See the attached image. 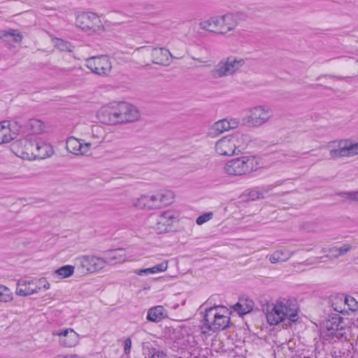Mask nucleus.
I'll return each instance as SVG.
<instances>
[{
  "label": "nucleus",
  "mask_w": 358,
  "mask_h": 358,
  "mask_svg": "<svg viewBox=\"0 0 358 358\" xmlns=\"http://www.w3.org/2000/svg\"><path fill=\"white\" fill-rule=\"evenodd\" d=\"M175 192L171 189H159L140 194L134 198L132 206L143 210H159L175 202Z\"/></svg>",
  "instance_id": "obj_1"
},
{
  "label": "nucleus",
  "mask_w": 358,
  "mask_h": 358,
  "mask_svg": "<svg viewBox=\"0 0 358 358\" xmlns=\"http://www.w3.org/2000/svg\"><path fill=\"white\" fill-rule=\"evenodd\" d=\"M262 166L259 157L255 155H243L227 161L222 170L229 176H243L257 171Z\"/></svg>",
  "instance_id": "obj_2"
},
{
  "label": "nucleus",
  "mask_w": 358,
  "mask_h": 358,
  "mask_svg": "<svg viewBox=\"0 0 358 358\" xmlns=\"http://www.w3.org/2000/svg\"><path fill=\"white\" fill-rule=\"evenodd\" d=\"M266 319L271 325H277L286 320L296 321L298 308L288 299H278L268 307Z\"/></svg>",
  "instance_id": "obj_3"
},
{
  "label": "nucleus",
  "mask_w": 358,
  "mask_h": 358,
  "mask_svg": "<svg viewBox=\"0 0 358 358\" xmlns=\"http://www.w3.org/2000/svg\"><path fill=\"white\" fill-rule=\"evenodd\" d=\"M249 141L247 134L236 132L217 141L214 148L215 152L220 156H232L236 154V150H244Z\"/></svg>",
  "instance_id": "obj_4"
},
{
  "label": "nucleus",
  "mask_w": 358,
  "mask_h": 358,
  "mask_svg": "<svg viewBox=\"0 0 358 358\" xmlns=\"http://www.w3.org/2000/svg\"><path fill=\"white\" fill-rule=\"evenodd\" d=\"M75 129L90 150L97 148L103 143L107 135L104 127L99 124H78Z\"/></svg>",
  "instance_id": "obj_5"
},
{
  "label": "nucleus",
  "mask_w": 358,
  "mask_h": 358,
  "mask_svg": "<svg viewBox=\"0 0 358 358\" xmlns=\"http://www.w3.org/2000/svg\"><path fill=\"white\" fill-rule=\"evenodd\" d=\"M180 220L179 211L169 208L159 213L152 227L158 234H166L175 231Z\"/></svg>",
  "instance_id": "obj_6"
},
{
  "label": "nucleus",
  "mask_w": 358,
  "mask_h": 358,
  "mask_svg": "<svg viewBox=\"0 0 358 358\" xmlns=\"http://www.w3.org/2000/svg\"><path fill=\"white\" fill-rule=\"evenodd\" d=\"M50 288V284L45 278H22L16 285L15 294L20 296H27L38 294Z\"/></svg>",
  "instance_id": "obj_7"
},
{
  "label": "nucleus",
  "mask_w": 358,
  "mask_h": 358,
  "mask_svg": "<svg viewBox=\"0 0 358 358\" xmlns=\"http://www.w3.org/2000/svg\"><path fill=\"white\" fill-rule=\"evenodd\" d=\"M273 117V111L267 105H257L249 108L246 115L243 118L245 124L253 127H260Z\"/></svg>",
  "instance_id": "obj_8"
},
{
  "label": "nucleus",
  "mask_w": 358,
  "mask_h": 358,
  "mask_svg": "<svg viewBox=\"0 0 358 358\" xmlns=\"http://www.w3.org/2000/svg\"><path fill=\"white\" fill-rule=\"evenodd\" d=\"M204 326L213 331L224 329L228 327V310L223 306L213 307L206 310Z\"/></svg>",
  "instance_id": "obj_9"
},
{
  "label": "nucleus",
  "mask_w": 358,
  "mask_h": 358,
  "mask_svg": "<svg viewBox=\"0 0 358 358\" xmlns=\"http://www.w3.org/2000/svg\"><path fill=\"white\" fill-rule=\"evenodd\" d=\"M327 148L332 159L352 157L358 155V142L351 139H342L330 142Z\"/></svg>",
  "instance_id": "obj_10"
},
{
  "label": "nucleus",
  "mask_w": 358,
  "mask_h": 358,
  "mask_svg": "<svg viewBox=\"0 0 358 358\" xmlns=\"http://www.w3.org/2000/svg\"><path fill=\"white\" fill-rule=\"evenodd\" d=\"M244 59L230 56L222 59L215 66L213 73L216 78L230 76L236 73L245 65Z\"/></svg>",
  "instance_id": "obj_11"
},
{
  "label": "nucleus",
  "mask_w": 358,
  "mask_h": 358,
  "mask_svg": "<svg viewBox=\"0 0 358 358\" xmlns=\"http://www.w3.org/2000/svg\"><path fill=\"white\" fill-rule=\"evenodd\" d=\"M134 53L139 57L150 56L153 64L168 66L172 60V55L165 48L140 47L137 48Z\"/></svg>",
  "instance_id": "obj_12"
},
{
  "label": "nucleus",
  "mask_w": 358,
  "mask_h": 358,
  "mask_svg": "<svg viewBox=\"0 0 358 358\" xmlns=\"http://www.w3.org/2000/svg\"><path fill=\"white\" fill-rule=\"evenodd\" d=\"M85 66L99 76H107L112 71V62L107 55L94 56L85 59Z\"/></svg>",
  "instance_id": "obj_13"
},
{
  "label": "nucleus",
  "mask_w": 358,
  "mask_h": 358,
  "mask_svg": "<svg viewBox=\"0 0 358 358\" xmlns=\"http://www.w3.org/2000/svg\"><path fill=\"white\" fill-rule=\"evenodd\" d=\"M35 137L27 136L19 138L11 144L13 152L18 157L27 160L34 159Z\"/></svg>",
  "instance_id": "obj_14"
},
{
  "label": "nucleus",
  "mask_w": 358,
  "mask_h": 358,
  "mask_svg": "<svg viewBox=\"0 0 358 358\" xmlns=\"http://www.w3.org/2000/svg\"><path fill=\"white\" fill-rule=\"evenodd\" d=\"M343 321L339 315H336L325 322L322 335L326 340H336L343 336Z\"/></svg>",
  "instance_id": "obj_15"
},
{
  "label": "nucleus",
  "mask_w": 358,
  "mask_h": 358,
  "mask_svg": "<svg viewBox=\"0 0 358 358\" xmlns=\"http://www.w3.org/2000/svg\"><path fill=\"white\" fill-rule=\"evenodd\" d=\"M118 124L135 122L141 119L138 108L128 102L120 101L117 106Z\"/></svg>",
  "instance_id": "obj_16"
},
{
  "label": "nucleus",
  "mask_w": 358,
  "mask_h": 358,
  "mask_svg": "<svg viewBox=\"0 0 358 358\" xmlns=\"http://www.w3.org/2000/svg\"><path fill=\"white\" fill-rule=\"evenodd\" d=\"M77 27L86 31H96L101 27L99 17L93 13H81L76 17Z\"/></svg>",
  "instance_id": "obj_17"
},
{
  "label": "nucleus",
  "mask_w": 358,
  "mask_h": 358,
  "mask_svg": "<svg viewBox=\"0 0 358 358\" xmlns=\"http://www.w3.org/2000/svg\"><path fill=\"white\" fill-rule=\"evenodd\" d=\"M21 126L17 121L0 122V145L10 143L20 133Z\"/></svg>",
  "instance_id": "obj_18"
},
{
  "label": "nucleus",
  "mask_w": 358,
  "mask_h": 358,
  "mask_svg": "<svg viewBox=\"0 0 358 358\" xmlns=\"http://www.w3.org/2000/svg\"><path fill=\"white\" fill-rule=\"evenodd\" d=\"M117 106L118 102H110L101 106L96 113L97 118L106 124H118Z\"/></svg>",
  "instance_id": "obj_19"
},
{
  "label": "nucleus",
  "mask_w": 358,
  "mask_h": 358,
  "mask_svg": "<svg viewBox=\"0 0 358 358\" xmlns=\"http://www.w3.org/2000/svg\"><path fill=\"white\" fill-rule=\"evenodd\" d=\"M76 263L85 271L89 273L97 272L105 266L103 257L94 255H83L76 259Z\"/></svg>",
  "instance_id": "obj_20"
},
{
  "label": "nucleus",
  "mask_w": 358,
  "mask_h": 358,
  "mask_svg": "<svg viewBox=\"0 0 358 358\" xmlns=\"http://www.w3.org/2000/svg\"><path fill=\"white\" fill-rule=\"evenodd\" d=\"M52 335L58 337V343L64 348L76 346L80 342L79 334L71 328L54 331Z\"/></svg>",
  "instance_id": "obj_21"
},
{
  "label": "nucleus",
  "mask_w": 358,
  "mask_h": 358,
  "mask_svg": "<svg viewBox=\"0 0 358 358\" xmlns=\"http://www.w3.org/2000/svg\"><path fill=\"white\" fill-rule=\"evenodd\" d=\"M215 20L217 34H226L232 31L238 24V17L231 13L215 16Z\"/></svg>",
  "instance_id": "obj_22"
},
{
  "label": "nucleus",
  "mask_w": 358,
  "mask_h": 358,
  "mask_svg": "<svg viewBox=\"0 0 358 358\" xmlns=\"http://www.w3.org/2000/svg\"><path fill=\"white\" fill-rule=\"evenodd\" d=\"M66 148L70 153L77 156L87 155L91 152L82 137L80 138L74 136L69 137L66 141Z\"/></svg>",
  "instance_id": "obj_23"
},
{
  "label": "nucleus",
  "mask_w": 358,
  "mask_h": 358,
  "mask_svg": "<svg viewBox=\"0 0 358 358\" xmlns=\"http://www.w3.org/2000/svg\"><path fill=\"white\" fill-rule=\"evenodd\" d=\"M239 125V121L235 118L222 119L215 122L210 128L209 134L213 136L220 135L224 131L236 129Z\"/></svg>",
  "instance_id": "obj_24"
},
{
  "label": "nucleus",
  "mask_w": 358,
  "mask_h": 358,
  "mask_svg": "<svg viewBox=\"0 0 358 358\" xmlns=\"http://www.w3.org/2000/svg\"><path fill=\"white\" fill-rule=\"evenodd\" d=\"M53 152V148L49 143L42 138L35 137L34 159L49 157Z\"/></svg>",
  "instance_id": "obj_25"
},
{
  "label": "nucleus",
  "mask_w": 358,
  "mask_h": 358,
  "mask_svg": "<svg viewBox=\"0 0 358 358\" xmlns=\"http://www.w3.org/2000/svg\"><path fill=\"white\" fill-rule=\"evenodd\" d=\"M105 266L107 264H121L127 261L125 251L123 249H117L108 251L103 256Z\"/></svg>",
  "instance_id": "obj_26"
},
{
  "label": "nucleus",
  "mask_w": 358,
  "mask_h": 358,
  "mask_svg": "<svg viewBox=\"0 0 358 358\" xmlns=\"http://www.w3.org/2000/svg\"><path fill=\"white\" fill-rule=\"evenodd\" d=\"M255 303L249 298H241L233 306V309L239 315H245L253 310Z\"/></svg>",
  "instance_id": "obj_27"
},
{
  "label": "nucleus",
  "mask_w": 358,
  "mask_h": 358,
  "mask_svg": "<svg viewBox=\"0 0 358 358\" xmlns=\"http://www.w3.org/2000/svg\"><path fill=\"white\" fill-rule=\"evenodd\" d=\"M294 254V251H291L287 248L278 250L269 256V261L271 264L286 262L290 259Z\"/></svg>",
  "instance_id": "obj_28"
},
{
  "label": "nucleus",
  "mask_w": 358,
  "mask_h": 358,
  "mask_svg": "<svg viewBox=\"0 0 358 358\" xmlns=\"http://www.w3.org/2000/svg\"><path fill=\"white\" fill-rule=\"evenodd\" d=\"M166 316L167 313L164 306H157L148 310L147 320L150 322H159Z\"/></svg>",
  "instance_id": "obj_29"
},
{
  "label": "nucleus",
  "mask_w": 358,
  "mask_h": 358,
  "mask_svg": "<svg viewBox=\"0 0 358 358\" xmlns=\"http://www.w3.org/2000/svg\"><path fill=\"white\" fill-rule=\"evenodd\" d=\"M27 129L30 130L34 134H41L45 131L46 125L40 119L32 118L27 121L25 124Z\"/></svg>",
  "instance_id": "obj_30"
},
{
  "label": "nucleus",
  "mask_w": 358,
  "mask_h": 358,
  "mask_svg": "<svg viewBox=\"0 0 358 358\" xmlns=\"http://www.w3.org/2000/svg\"><path fill=\"white\" fill-rule=\"evenodd\" d=\"M14 298V293L12 289L3 284H0V304L12 303Z\"/></svg>",
  "instance_id": "obj_31"
},
{
  "label": "nucleus",
  "mask_w": 358,
  "mask_h": 358,
  "mask_svg": "<svg viewBox=\"0 0 358 358\" xmlns=\"http://www.w3.org/2000/svg\"><path fill=\"white\" fill-rule=\"evenodd\" d=\"M8 37H11L15 43H20L23 38L22 33L17 29L0 30V39L7 40Z\"/></svg>",
  "instance_id": "obj_32"
},
{
  "label": "nucleus",
  "mask_w": 358,
  "mask_h": 358,
  "mask_svg": "<svg viewBox=\"0 0 358 358\" xmlns=\"http://www.w3.org/2000/svg\"><path fill=\"white\" fill-rule=\"evenodd\" d=\"M200 29L207 31L217 34V24L215 16L201 21L199 24Z\"/></svg>",
  "instance_id": "obj_33"
},
{
  "label": "nucleus",
  "mask_w": 358,
  "mask_h": 358,
  "mask_svg": "<svg viewBox=\"0 0 358 358\" xmlns=\"http://www.w3.org/2000/svg\"><path fill=\"white\" fill-rule=\"evenodd\" d=\"M74 273V266L71 265L63 266L55 270L53 273L54 276L63 279L71 276Z\"/></svg>",
  "instance_id": "obj_34"
},
{
  "label": "nucleus",
  "mask_w": 358,
  "mask_h": 358,
  "mask_svg": "<svg viewBox=\"0 0 358 358\" xmlns=\"http://www.w3.org/2000/svg\"><path fill=\"white\" fill-rule=\"evenodd\" d=\"M352 248L350 245L345 244L341 247H334L329 249V253L334 257H339L349 252Z\"/></svg>",
  "instance_id": "obj_35"
},
{
  "label": "nucleus",
  "mask_w": 358,
  "mask_h": 358,
  "mask_svg": "<svg viewBox=\"0 0 358 358\" xmlns=\"http://www.w3.org/2000/svg\"><path fill=\"white\" fill-rule=\"evenodd\" d=\"M341 302L343 301L345 306L352 311H356L358 310V303L355 298L347 296H341L338 299Z\"/></svg>",
  "instance_id": "obj_36"
},
{
  "label": "nucleus",
  "mask_w": 358,
  "mask_h": 358,
  "mask_svg": "<svg viewBox=\"0 0 358 358\" xmlns=\"http://www.w3.org/2000/svg\"><path fill=\"white\" fill-rule=\"evenodd\" d=\"M168 268V261H164L153 267L148 268V274L164 272Z\"/></svg>",
  "instance_id": "obj_37"
},
{
  "label": "nucleus",
  "mask_w": 358,
  "mask_h": 358,
  "mask_svg": "<svg viewBox=\"0 0 358 358\" xmlns=\"http://www.w3.org/2000/svg\"><path fill=\"white\" fill-rule=\"evenodd\" d=\"M302 228L306 232L317 233L318 232L319 226L315 221H307L303 223Z\"/></svg>",
  "instance_id": "obj_38"
},
{
  "label": "nucleus",
  "mask_w": 358,
  "mask_h": 358,
  "mask_svg": "<svg viewBox=\"0 0 358 358\" xmlns=\"http://www.w3.org/2000/svg\"><path fill=\"white\" fill-rule=\"evenodd\" d=\"M340 195L345 199L353 201H358V190L342 192L340 194Z\"/></svg>",
  "instance_id": "obj_39"
},
{
  "label": "nucleus",
  "mask_w": 358,
  "mask_h": 358,
  "mask_svg": "<svg viewBox=\"0 0 358 358\" xmlns=\"http://www.w3.org/2000/svg\"><path fill=\"white\" fill-rule=\"evenodd\" d=\"M213 213L212 212L206 213L199 216L196 220L198 225H201L213 218Z\"/></svg>",
  "instance_id": "obj_40"
},
{
  "label": "nucleus",
  "mask_w": 358,
  "mask_h": 358,
  "mask_svg": "<svg viewBox=\"0 0 358 358\" xmlns=\"http://www.w3.org/2000/svg\"><path fill=\"white\" fill-rule=\"evenodd\" d=\"M57 45L62 51H71V45L70 43L64 42L62 40H59L57 43Z\"/></svg>",
  "instance_id": "obj_41"
},
{
  "label": "nucleus",
  "mask_w": 358,
  "mask_h": 358,
  "mask_svg": "<svg viewBox=\"0 0 358 358\" xmlns=\"http://www.w3.org/2000/svg\"><path fill=\"white\" fill-rule=\"evenodd\" d=\"M250 196L252 199H260L264 198V192L259 190L251 191L250 193Z\"/></svg>",
  "instance_id": "obj_42"
},
{
  "label": "nucleus",
  "mask_w": 358,
  "mask_h": 358,
  "mask_svg": "<svg viewBox=\"0 0 358 358\" xmlns=\"http://www.w3.org/2000/svg\"><path fill=\"white\" fill-rule=\"evenodd\" d=\"M131 341L130 338H127L124 341V351L125 354L129 355L131 352Z\"/></svg>",
  "instance_id": "obj_43"
},
{
  "label": "nucleus",
  "mask_w": 358,
  "mask_h": 358,
  "mask_svg": "<svg viewBox=\"0 0 358 358\" xmlns=\"http://www.w3.org/2000/svg\"><path fill=\"white\" fill-rule=\"evenodd\" d=\"M150 358H166V357L162 352H155Z\"/></svg>",
  "instance_id": "obj_44"
},
{
  "label": "nucleus",
  "mask_w": 358,
  "mask_h": 358,
  "mask_svg": "<svg viewBox=\"0 0 358 358\" xmlns=\"http://www.w3.org/2000/svg\"><path fill=\"white\" fill-rule=\"evenodd\" d=\"M134 273L138 275H143L148 274V268L137 269V270L134 271Z\"/></svg>",
  "instance_id": "obj_45"
},
{
  "label": "nucleus",
  "mask_w": 358,
  "mask_h": 358,
  "mask_svg": "<svg viewBox=\"0 0 358 358\" xmlns=\"http://www.w3.org/2000/svg\"><path fill=\"white\" fill-rule=\"evenodd\" d=\"M330 77L337 79L338 80H343L348 78V77H343V76H331Z\"/></svg>",
  "instance_id": "obj_46"
},
{
  "label": "nucleus",
  "mask_w": 358,
  "mask_h": 358,
  "mask_svg": "<svg viewBox=\"0 0 358 358\" xmlns=\"http://www.w3.org/2000/svg\"><path fill=\"white\" fill-rule=\"evenodd\" d=\"M334 305H335L334 306V310L338 313H342L343 311V309L340 307V306H337L335 303H334Z\"/></svg>",
  "instance_id": "obj_47"
},
{
  "label": "nucleus",
  "mask_w": 358,
  "mask_h": 358,
  "mask_svg": "<svg viewBox=\"0 0 358 358\" xmlns=\"http://www.w3.org/2000/svg\"><path fill=\"white\" fill-rule=\"evenodd\" d=\"M53 358H67V357L63 355H58L54 357Z\"/></svg>",
  "instance_id": "obj_48"
},
{
  "label": "nucleus",
  "mask_w": 358,
  "mask_h": 358,
  "mask_svg": "<svg viewBox=\"0 0 358 358\" xmlns=\"http://www.w3.org/2000/svg\"><path fill=\"white\" fill-rule=\"evenodd\" d=\"M322 253H324V254H327V252H329V249H327V248H323L322 249Z\"/></svg>",
  "instance_id": "obj_49"
},
{
  "label": "nucleus",
  "mask_w": 358,
  "mask_h": 358,
  "mask_svg": "<svg viewBox=\"0 0 358 358\" xmlns=\"http://www.w3.org/2000/svg\"><path fill=\"white\" fill-rule=\"evenodd\" d=\"M301 264H306V265H309L308 263L307 262H303V263H297L296 264L294 265V267L296 268L297 266H299Z\"/></svg>",
  "instance_id": "obj_50"
},
{
  "label": "nucleus",
  "mask_w": 358,
  "mask_h": 358,
  "mask_svg": "<svg viewBox=\"0 0 358 358\" xmlns=\"http://www.w3.org/2000/svg\"><path fill=\"white\" fill-rule=\"evenodd\" d=\"M142 63H143L144 65H145V66H148L150 64L149 62H146L145 60L143 61Z\"/></svg>",
  "instance_id": "obj_51"
},
{
  "label": "nucleus",
  "mask_w": 358,
  "mask_h": 358,
  "mask_svg": "<svg viewBox=\"0 0 358 358\" xmlns=\"http://www.w3.org/2000/svg\"><path fill=\"white\" fill-rule=\"evenodd\" d=\"M357 63H358V60H357Z\"/></svg>",
  "instance_id": "obj_52"
}]
</instances>
